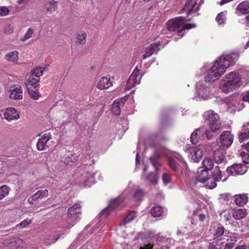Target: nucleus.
<instances>
[{
  "label": "nucleus",
  "instance_id": "f257e3e1",
  "mask_svg": "<svg viewBox=\"0 0 249 249\" xmlns=\"http://www.w3.org/2000/svg\"><path fill=\"white\" fill-rule=\"evenodd\" d=\"M239 56L238 52L223 54L213 63H204L200 70L205 73V82H213L218 80L227 69L234 65Z\"/></svg>",
  "mask_w": 249,
  "mask_h": 249
},
{
  "label": "nucleus",
  "instance_id": "f03ea898",
  "mask_svg": "<svg viewBox=\"0 0 249 249\" xmlns=\"http://www.w3.org/2000/svg\"><path fill=\"white\" fill-rule=\"evenodd\" d=\"M242 84L239 73L231 71L226 74L221 80L220 89L223 92L229 93L239 87Z\"/></svg>",
  "mask_w": 249,
  "mask_h": 249
},
{
  "label": "nucleus",
  "instance_id": "7ed1b4c3",
  "mask_svg": "<svg viewBox=\"0 0 249 249\" xmlns=\"http://www.w3.org/2000/svg\"><path fill=\"white\" fill-rule=\"evenodd\" d=\"M167 26L168 30L171 31H178V35L181 37L182 32L185 30L195 28L196 25L195 23H185V18L182 17H177L168 20Z\"/></svg>",
  "mask_w": 249,
  "mask_h": 249
},
{
  "label": "nucleus",
  "instance_id": "20e7f679",
  "mask_svg": "<svg viewBox=\"0 0 249 249\" xmlns=\"http://www.w3.org/2000/svg\"><path fill=\"white\" fill-rule=\"evenodd\" d=\"M205 123L209 125V130L211 132H216L219 130L222 126L218 114L213 110H207L203 114Z\"/></svg>",
  "mask_w": 249,
  "mask_h": 249
},
{
  "label": "nucleus",
  "instance_id": "39448f33",
  "mask_svg": "<svg viewBox=\"0 0 249 249\" xmlns=\"http://www.w3.org/2000/svg\"><path fill=\"white\" fill-rule=\"evenodd\" d=\"M95 173L96 172L93 171V167L88 166L80 170L77 182L85 187L90 186L95 182Z\"/></svg>",
  "mask_w": 249,
  "mask_h": 249
},
{
  "label": "nucleus",
  "instance_id": "423d86ee",
  "mask_svg": "<svg viewBox=\"0 0 249 249\" xmlns=\"http://www.w3.org/2000/svg\"><path fill=\"white\" fill-rule=\"evenodd\" d=\"M81 206L79 203H75L70 207L67 212L68 218L66 220V226L71 228L75 225L81 218Z\"/></svg>",
  "mask_w": 249,
  "mask_h": 249
},
{
  "label": "nucleus",
  "instance_id": "0eeeda50",
  "mask_svg": "<svg viewBox=\"0 0 249 249\" xmlns=\"http://www.w3.org/2000/svg\"><path fill=\"white\" fill-rule=\"evenodd\" d=\"M213 96L211 88L203 81H199L196 85L195 98L196 100H206Z\"/></svg>",
  "mask_w": 249,
  "mask_h": 249
},
{
  "label": "nucleus",
  "instance_id": "6e6552de",
  "mask_svg": "<svg viewBox=\"0 0 249 249\" xmlns=\"http://www.w3.org/2000/svg\"><path fill=\"white\" fill-rule=\"evenodd\" d=\"M124 206L121 197L111 199L108 206L100 213V217H106L114 213L115 211L119 210Z\"/></svg>",
  "mask_w": 249,
  "mask_h": 249
},
{
  "label": "nucleus",
  "instance_id": "1a4fd4ad",
  "mask_svg": "<svg viewBox=\"0 0 249 249\" xmlns=\"http://www.w3.org/2000/svg\"><path fill=\"white\" fill-rule=\"evenodd\" d=\"M209 130H206L204 127L196 129L192 133L190 137L191 142L196 144L203 141L206 137L208 140L212 139L213 135Z\"/></svg>",
  "mask_w": 249,
  "mask_h": 249
},
{
  "label": "nucleus",
  "instance_id": "9d476101",
  "mask_svg": "<svg viewBox=\"0 0 249 249\" xmlns=\"http://www.w3.org/2000/svg\"><path fill=\"white\" fill-rule=\"evenodd\" d=\"M188 155L190 160L194 162H199L203 157V146L198 145L196 146H192L188 148Z\"/></svg>",
  "mask_w": 249,
  "mask_h": 249
},
{
  "label": "nucleus",
  "instance_id": "9b49d317",
  "mask_svg": "<svg viewBox=\"0 0 249 249\" xmlns=\"http://www.w3.org/2000/svg\"><path fill=\"white\" fill-rule=\"evenodd\" d=\"M0 117L2 119L8 121L13 120H18L19 118L18 111L13 107H8L0 110Z\"/></svg>",
  "mask_w": 249,
  "mask_h": 249
},
{
  "label": "nucleus",
  "instance_id": "f8f14e48",
  "mask_svg": "<svg viewBox=\"0 0 249 249\" xmlns=\"http://www.w3.org/2000/svg\"><path fill=\"white\" fill-rule=\"evenodd\" d=\"M142 76L139 74V70L136 67L129 76L126 85V89L129 90L136 85L139 84Z\"/></svg>",
  "mask_w": 249,
  "mask_h": 249
},
{
  "label": "nucleus",
  "instance_id": "ddd939ff",
  "mask_svg": "<svg viewBox=\"0 0 249 249\" xmlns=\"http://www.w3.org/2000/svg\"><path fill=\"white\" fill-rule=\"evenodd\" d=\"M9 97L11 100H18L22 99L23 90L20 85H14L10 86Z\"/></svg>",
  "mask_w": 249,
  "mask_h": 249
},
{
  "label": "nucleus",
  "instance_id": "4468645a",
  "mask_svg": "<svg viewBox=\"0 0 249 249\" xmlns=\"http://www.w3.org/2000/svg\"><path fill=\"white\" fill-rule=\"evenodd\" d=\"M246 172V167L242 164H235L227 168V173L231 176L243 175Z\"/></svg>",
  "mask_w": 249,
  "mask_h": 249
},
{
  "label": "nucleus",
  "instance_id": "2eb2a0df",
  "mask_svg": "<svg viewBox=\"0 0 249 249\" xmlns=\"http://www.w3.org/2000/svg\"><path fill=\"white\" fill-rule=\"evenodd\" d=\"M179 163L182 164V165L185 164L182 157L179 154H175L169 158V165L174 171L178 170V167L180 166Z\"/></svg>",
  "mask_w": 249,
  "mask_h": 249
},
{
  "label": "nucleus",
  "instance_id": "dca6fc26",
  "mask_svg": "<svg viewBox=\"0 0 249 249\" xmlns=\"http://www.w3.org/2000/svg\"><path fill=\"white\" fill-rule=\"evenodd\" d=\"M233 135L230 131H223L221 135L220 141L221 145L226 148H228L233 142Z\"/></svg>",
  "mask_w": 249,
  "mask_h": 249
},
{
  "label": "nucleus",
  "instance_id": "f3484780",
  "mask_svg": "<svg viewBox=\"0 0 249 249\" xmlns=\"http://www.w3.org/2000/svg\"><path fill=\"white\" fill-rule=\"evenodd\" d=\"M52 138L50 133H46L43 134L38 140L36 144V147L38 150L43 151L45 150L48 145L47 144L48 141Z\"/></svg>",
  "mask_w": 249,
  "mask_h": 249
},
{
  "label": "nucleus",
  "instance_id": "a211bd4d",
  "mask_svg": "<svg viewBox=\"0 0 249 249\" xmlns=\"http://www.w3.org/2000/svg\"><path fill=\"white\" fill-rule=\"evenodd\" d=\"M48 196V190L47 189L40 190L28 198V201L30 204H33L35 201L46 198Z\"/></svg>",
  "mask_w": 249,
  "mask_h": 249
},
{
  "label": "nucleus",
  "instance_id": "6ab92c4d",
  "mask_svg": "<svg viewBox=\"0 0 249 249\" xmlns=\"http://www.w3.org/2000/svg\"><path fill=\"white\" fill-rule=\"evenodd\" d=\"M160 43H155L151 44L148 47L144 49L143 53L144 54L142 56V59H145L148 57H150L153 54L157 53L160 48Z\"/></svg>",
  "mask_w": 249,
  "mask_h": 249
},
{
  "label": "nucleus",
  "instance_id": "aec40b11",
  "mask_svg": "<svg viewBox=\"0 0 249 249\" xmlns=\"http://www.w3.org/2000/svg\"><path fill=\"white\" fill-rule=\"evenodd\" d=\"M235 13L239 16L249 13V1H244L240 3L235 8Z\"/></svg>",
  "mask_w": 249,
  "mask_h": 249
},
{
  "label": "nucleus",
  "instance_id": "412c9836",
  "mask_svg": "<svg viewBox=\"0 0 249 249\" xmlns=\"http://www.w3.org/2000/svg\"><path fill=\"white\" fill-rule=\"evenodd\" d=\"M111 86H112V82L107 76H103L97 81V87L100 89H107Z\"/></svg>",
  "mask_w": 249,
  "mask_h": 249
},
{
  "label": "nucleus",
  "instance_id": "4be33fe9",
  "mask_svg": "<svg viewBox=\"0 0 249 249\" xmlns=\"http://www.w3.org/2000/svg\"><path fill=\"white\" fill-rule=\"evenodd\" d=\"M213 158L217 164L225 163L227 160L225 157V152L221 149L215 150L213 154Z\"/></svg>",
  "mask_w": 249,
  "mask_h": 249
},
{
  "label": "nucleus",
  "instance_id": "5701e85b",
  "mask_svg": "<svg viewBox=\"0 0 249 249\" xmlns=\"http://www.w3.org/2000/svg\"><path fill=\"white\" fill-rule=\"evenodd\" d=\"M124 99H119L116 100L112 104V112L115 115H119L121 112V108L124 106Z\"/></svg>",
  "mask_w": 249,
  "mask_h": 249
},
{
  "label": "nucleus",
  "instance_id": "b1692460",
  "mask_svg": "<svg viewBox=\"0 0 249 249\" xmlns=\"http://www.w3.org/2000/svg\"><path fill=\"white\" fill-rule=\"evenodd\" d=\"M208 170L201 167L197 171L196 178L198 181L202 183L206 182L209 179Z\"/></svg>",
  "mask_w": 249,
  "mask_h": 249
},
{
  "label": "nucleus",
  "instance_id": "393cba45",
  "mask_svg": "<svg viewBox=\"0 0 249 249\" xmlns=\"http://www.w3.org/2000/svg\"><path fill=\"white\" fill-rule=\"evenodd\" d=\"M224 231V227L220 224L214 226L211 230V232L213 233L215 239L221 237L223 235Z\"/></svg>",
  "mask_w": 249,
  "mask_h": 249
},
{
  "label": "nucleus",
  "instance_id": "a878e982",
  "mask_svg": "<svg viewBox=\"0 0 249 249\" xmlns=\"http://www.w3.org/2000/svg\"><path fill=\"white\" fill-rule=\"evenodd\" d=\"M57 2L54 0H47L45 3V7L47 13L51 14L55 11L57 8Z\"/></svg>",
  "mask_w": 249,
  "mask_h": 249
},
{
  "label": "nucleus",
  "instance_id": "bb28decb",
  "mask_svg": "<svg viewBox=\"0 0 249 249\" xmlns=\"http://www.w3.org/2000/svg\"><path fill=\"white\" fill-rule=\"evenodd\" d=\"M234 198V201L235 204L240 206L245 205L248 201V197L245 194L235 195Z\"/></svg>",
  "mask_w": 249,
  "mask_h": 249
},
{
  "label": "nucleus",
  "instance_id": "cd10ccee",
  "mask_svg": "<svg viewBox=\"0 0 249 249\" xmlns=\"http://www.w3.org/2000/svg\"><path fill=\"white\" fill-rule=\"evenodd\" d=\"M39 78L35 76L31 73L26 80V86L27 88L37 87Z\"/></svg>",
  "mask_w": 249,
  "mask_h": 249
},
{
  "label": "nucleus",
  "instance_id": "c85d7f7f",
  "mask_svg": "<svg viewBox=\"0 0 249 249\" xmlns=\"http://www.w3.org/2000/svg\"><path fill=\"white\" fill-rule=\"evenodd\" d=\"M232 216L237 220L243 218L247 214L245 209H234L232 211Z\"/></svg>",
  "mask_w": 249,
  "mask_h": 249
},
{
  "label": "nucleus",
  "instance_id": "c756f323",
  "mask_svg": "<svg viewBox=\"0 0 249 249\" xmlns=\"http://www.w3.org/2000/svg\"><path fill=\"white\" fill-rule=\"evenodd\" d=\"M227 11H223L217 15L215 18V20L219 26L222 27L226 24L227 20Z\"/></svg>",
  "mask_w": 249,
  "mask_h": 249
},
{
  "label": "nucleus",
  "instance_id": "7c9ffc66",
  "mask_svg": "<svg viewBox=\"0 0 249 249\" xmlns=\"http://www.w3.org/2000/svg\"><path fill=\"white\" fill-rule=\"evenodd\" d=\"M213 179L216 181L222 180L223 182L227 180V178L222 179L221 171L219 169V166H216L212 172Z\"/></svg>",
  "mask_w": 249,
  "mask_h": 249
},
{
  "label": "nucleus",
  "instance_id": "2f4dec72",
  "mask_svg": "<svg viewBox=\"0 0 249 249\" xmlns=\"http://www.w3.org/2000/svg\"><path fill=\"white\" fill-rule=\"evenodd\" d=\"M5 58L9 62L16 63L18 59V53L17 51L8 53L5 55Z\"/></svg>",
  "mask_w": 249,
  "mask_h": 249
},
{
  "label": "nucleus",
  "instance_id": "473e14b6",
  "mask_svg": "<svg viewBox=\"0 0 249 249\" xmlns=\"http://www.w3.org/2000/svg\"><path fill=\"white\" fill-rule=\"evenodd\" d=\"M195 5L196 2L193 0H187L182 11H186L187 15H189L194 11Z\"/></svg>",
  "mask_w": 249,
  "mask_h": 249
},
{
  "label": "nucleus",
  "instance_id": "72a5a7b5",
  "mask_svg": "<svg viewBox=\"0 0 249 249\" xmlns=\"http://www.w3.org/2000/svg\"><path fill=\"white\" fill-rule=\"evenodd\" d=\"M226 105L227 106V107L229 111L233 112V111H235L236 109L238 108L237 105L238 102L237 100L235 99L232 98L228 101Z\"/></svg>",
  "mask_w": 249,
  "mask_h": 249
},
{
  "label": "nucleus",
  "instance_id": "f704fd0d",
  "mask_svg": "<svg viewBox=\"0 0 249 249\" xmlns=\"http://www.w3.org/2000/svg\"><path fill=\"white\" fill-rule=\"evenodd\" d=\"M163 213V209L160 206H156L151 210V214L154 217H159L161 216Z\"/></svg>",
  "mask_w": 249,
  "mask_h": 249
},
{
  "label": "nucleus",
  "instance_id": "c9c22d12",
  "mask_svg": "<svg viewBox=\"0 0 249 249\" xmlns=\"http://www.w3.org/2000/svg\"><path fill=\"white\" fill-rule=\"evenodd\" d=\"M36 88L37 87L27 88L30 97L34 100H37L40 96V94Z\"/></svg>",
  "mask_w": 249,
  "mask_h": 249
},
{
  "label": "nucleus",
  "instance_id": "e433bc0d",
  "mask_svg": "<svg viewBox=\"0 0 249 249\" xmlns=\"http://www.w3.org/2000/svg\"><path fill=\"white\" fill-rule=\"evenodd\" d=\"M160 155L158 154H155L150 158L151 162L156 170L159 168L160 165Z\"/></svg>",
  "mask_w": 249,
  "mask_h": 249
},
{
  "label": "nucleus",
  "instance_id": "4c0bfd02",
  "mask_svg": "<svg viewBox=\"0 0 249 249\" xmlns=\"http://www.w3.org/2000/svg\"><path fill=\"white\" fill-rule=\"evenodd\" d=\"M87 34L84 32L77 34L76 43L79 45H84L86 42Z\"/></svg>",
  "mask_w": 249,
  "mask_h": 249
},
{
  "label": "nucleus",
  "instance_id": "58836bf2",
  "mask_svg": "<svg viewBox=\"0 0 249 249\" xmlns=\"http://www.w3.org/2000/svg\"><path fill=\"white\" fill-rule=\"evenodd\" d=\"M204 167L205 169L211 170L213 166V160L208 157L205 158L202 162Z\"/></svg>",
  "mask_w": 249,
  "mask_h": 249
},
{
  "label": "nucleus",
  "instance_id": "ea45409f",
  "mask_svg": "<svg viewBox=\"0 0 249 249\" xmlns=\"http://www.w3.org/2000/svg\"><path fill=\"white\" fill-rule=\"evenodd\" d=\"M144 180L152 184H156L158 182V176L156 174L150 173L146 177Z\"/></svg>",
  "mask_w": 249,
  "mask_h": 249
},
{
  "label": "nucleus",
  "instance_id": "a19ab883",
  "mask_svg": "<svg viewBox=\"0 0 249 249\" xmlns=\"http://www.w3.org/2000/svg\"><path fill=\"white\" fill-rule=\"evenodd\" d=\"M23 244V240L17 237L13 239V241L11 242V246L13 249H17L21 247Z\"/></svg>",
  "mask_w": 249,
  "mask_h": 249
},
{
  "label": "nucleus",
  "instance_id": "79ce46f5",
  "mask_svg": "<svg viewBox=\"0 0 249 249\" xmlns=\"http://www.w3.org/2000/svg\"><path fill=\"white\" fill-rule=\"evenodd\" d=\"M237 238L235 236H230L227 240L228 243H227L224 247V249H231L235 245V243L237 242Z\"/></svg>",
  "mask_w": 249,
  "mask_h": 249
},
{
  "label": "nucleus",
  "instance_id": "37998d69",
  "mask_svg": "<svg viewBox=\"0 0 249 249\" xmlns=\"http://www.w3.org/2000/svg\"><path fill=\"white\" fill-rule=\"evenodd\" d=\"M9 190V188L6 185L0 187V200H2L8 195Z\"/></svg>",
  "mask_w": 249,
  "mask_h": 249
},
{
  "label": "nucleus",
  "instance_id": "c03bdc74",
  "mask_svg": "<svg viewBox=\"0 0 249 249\" xmlns=\"http://www.w3.org/2000/svg\"><path fill=\"white\" fill-rule=\"evenodd\" d=\"M44 70V68L38 67L33 69L31 72V74L35 76H37L39 78L40 76L43 74V72Z\"/></svg>",
  "mask_w": 249,
  "mask_h": 249
},
{
  "label": "nucleus",
  "instance_id": "a18cd8bd",
  "mask_svg": "<svg viewBox=\"0 0 249 249\" xmlns=\"http://www.w3.org/2000/svg\"><path fill=\"white\" fill-rule=\"evenodd\" d=\"M136 215V213L134 212L130 213L123 220V224H125L130 222L134 219Z\"/></svg>",
  "mask_w": 249,
  "mask_h": 249
},
{
  "label": "nucleus",
  "instance_id": "49530a36",
  "mask_svg": "<svg viewBox=\"0 0 249 249\" xmlns=\"http://www.w3.org/2000/svg\"><path fill=\"white\" fill-rule=\"evenodd\" d=\"M157 241L160 242H168L170 244H173L174 243V240L172 238H165L163 236H160L159 235L156 238Z\"/></svg>",
  "mask_w": 249,
  "mask_h": 249
},
{
  "label": "nucleus",
  "instance_id": "de8ad7c7",
  "mask_svg": "<svg viewBox=\"0 0 249 249\" xmlns=\"http://www.w3.org/2000/svg\"><path fill=\"white\" fill-rule=\"evenodd\" d=\"M34 33V29H32L31 28H29L26 33L25 34L24 36L21 39V40L22 41H24L30 38H31L33 35V34Z\"/></svg>",
  "mask_w": 249,
  "mask_h": 249
},
{
  "label": "nucleus",
  "instance_id": "09e8293b",
  "mask_svg": "<svg viewBox=\"0 0 249 249\" xmlns=\"http://www.w3.org/2000/svg\"><path fill=\"white\" fill-rule=\"evenodd\" d=\"M143 194L144 191L142 189H138L133 195L134 198L136 200H139L142 198V197L143 196Z\"/></svg>",
  "mask_w": 249,
  "mask_h": 249
},
{
  "label": "nucleus",
  "instance_id": "8fccbe9b",
  "mask_svg": "<svg viewBox=\"0 0 249 249\" xmlns=\"http://www.w3.org/2000/svg\"><path fill=\"white\" fill-rule=\"evenodd\" d=\"M163 182V184L165 185H167L168 184L171 182V177L170 175L167 173H164L161 178Z\"/></svg>",
  "mask_w": 249,
  "mask_h": 249
},
{
  "label": "nucleus",
  "instance_id": "3c124183",
  "mask_svg": "<svg viewBox=\"0 0 249 249\" xmlns=\"http://www.w3.org/2000/svg\"><path fill=\"white\" fill-rule=\"evenodd\" d=\"M76 160V158H75V156L71 154L65 158L64 162L66 164H69L70 162H73Z\"/></svg>",
  "mask_w": 249,
  "mask_h": 249
},
{
  "label": "nucleus",
  "instance_id": "603ef678",
  "mask_svg": "<svg viewBox=\"0 0 249 249\" xmlns=\"http://www.w3.org/2000/svg\"><path fill=\"white\" fill-rule=\"evenodd\" d=\"M208 182L206 185V187L209 189H212L216 187V181L213 180V179H208Z\"/></svg>",
  "mask_w": 249,
  "mask_h": 249
},
{
  "label": "nucleus",
  "instance_id": "864d4df0",
  "mask_svg": "<svg viewBox=\"0 0 249 249\" xmlns=\"http://www.w3.org/2000/svg\"><path fill=\"white\" fill-rule=\"evenodd\" d=\"M249 138V131L248 132L241 133L238 137L240 142H243L246 139Z\"/></svg>",
  "mask_w": 249,
  "mask_h": 249
},
{
  "label": "nucleus",
  "instance_id": "5fc2aeb1",
  "mask_svg": "<svg viewBox=\"0 0 249 249\" xmlns=\"http://www.w3.org/2000/svg\"><path fill=\"white\" fill-rule=\"evenodd\" d=\"M9 12V9L5 6L0 7V16H5Z\"/></svg>",
  "mask_w": 249,
  "mask_h": 249
},
{
  "label": "nucleus",
  "instance_id": "6e6d98bb",
  "mask_svg": "<svg viewBox=\"0 0 249 249\" xmlns=\"http://www.w3.org/2000/svg\"><path fill=\"white\" fill-rule=\"evenodd\" d=\"M231 196L230 194L226 193L220 195V198L223 201L228 202L230 200Z\"/></svg>",
  "mask_w": 249,
  "mask_h": 249
},
{
  "label": "nucleus",
  "instance_id": "4d7b16f0",
  "mask_svg": "<svg viewBox=\"0 0 249 249\" xmlns=\"http://www.w3.org/2000/svg\"><path fill=\"white\" fill-rule=\"evenodd\" d=\"M31 223V220L30 219H25L22 221L19 224L17 225V226L18 227L20 226L22 228H24L26 227L28 225L30 224Z\"/></svg>",
  "mask_w": 249,
  "mask_h": 249
},
{
  "label": "nucleus",
  "instance_id": "13d9d810",
  "mask_svg": "<svg viewBox=\"0 0 249 249\" xmlns=\"http://www.w3.org/2000/svg\"><path fill=\"white\" fill-rule=\"evenodd\" d=\"M91 150V148L90 145H87L83 149L84 152H85L86 154L89 156Z\"/></svg>",
  "mask_w": 249,
  "mask_h": 249
},
{
  "label": "nucleus",
  "instance_id": "bf43d9fd",
  "mask_svg": "<svg viewBox=\"0 0 249 249\" xmlns=\"http://www.w3.org/2000/svg\"><path fill=\"white\" fill-rule=\"evenodd\" d=\"M243 100L249 103V90L243 93Z\"/></svg>",
  "mask_w": 249,
  "mask_h": 249
},
{
  "label": "nucleus",
  "instance_id": "052dcab7",
  "mask_svg": "<svg viewBox=\"0 0 249 249\" xmlns=\"http://www.w3.org/2000/svg\"><path fill=\"white\" fill-rule=\"evenodd\" d=\"M153 245L150 244L145 245L144 247H141V249H153Z\"/></svg>",
  "mask_w": 249,
  "mask_h": 249
},
{
  "label": "nucleus",
  "instance_id": "680f3d73",
  "mask_svg": "<svg viewBox=\"0 0 249 249\" xmlns=\"http://www.w3.org/2000/svg\"><path fill=\"white\" fill-rule=\"evenodd\" d=\"M206 216L204 214L200 213L198 215V218L200 221H203L205 219Z\"/></svg>",
  "mask_w": 249,
  "mask_h": 249
},
{
  "label": "nucleus",
  "instance_id": "e2e57ef3",
  "mask_svg": "<svg viewBox=\"0 0 249 249\" xmlns=\"http://www.w3.org/2000/svg\"><path fill=\"white\" fill-rule=\"evenodd\" d=\"M139 153L137 152L136 156V165L138 166V165L140 163V158L139 157Z\"/></svg>",
  "mask_w": 249,
  "mask_h": 249
},
{
  "label": "nucleus",
  "instance_id": "0e129e2a",
  "mask_svg": "<svg viewBox=\"0 0 249 249\" xmlns=\"http://www.w3.org/2000/svg\"><path fill=\"white\" fill-rule=\"evenodd\" d=\"M230 217H231V216L230 214H225L224 215V219L227 221H229L230 220Z\"/></svg>",
  "mask_w": 249,
  "mask_h": 249
},
{
  "label": "nucleus",
  "instance_id": "69168bd1",
  "mask_svg": "<svg viewBox=\"0 0 249 249\" xmlns=\"http://www.w3.org/2000/svg\"><path fill=\"white\" fill-rule=\"evenodd\" d=\"M249 47V39L248 42L246 43V44L244 46V49L245 50L247 49Z\"/></svg>",
  "mask_w": 249,
  "mask_h": 249
},
{
  "label": "nucleus",
  "instance_id": "338daca9",
  "mask_svg": "<svg viewBox=\"0 0 249 249\" xmlns=\"http://www.w3.org/2000/svg\"><path fill=\"white\" fill-rule=\"evenodd\" d=\"M245 148L249 152V142L245 145Z\"/></svg>",
  "mask_w": 249,
  "mask_h": 249
},
{
  "label": "nucleus",
  "instance_id": "774afa93",
  "mask_svg": "<svg viewBox=\"0 0 249 249\" xmlns=\"http://www.w3.org/2000/svg\"><path fill=\"white\" fill-rule=\"evenodd\" d=\"M235 249H245V246H239L236 247Z\"/></svg>",
  "mask_w": 249,
  "mask_h": 249
}]
</instances>
